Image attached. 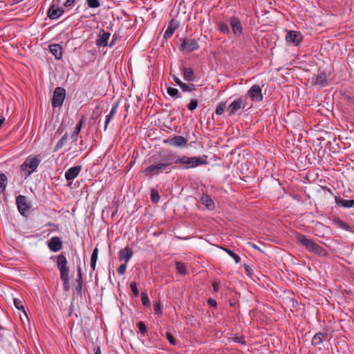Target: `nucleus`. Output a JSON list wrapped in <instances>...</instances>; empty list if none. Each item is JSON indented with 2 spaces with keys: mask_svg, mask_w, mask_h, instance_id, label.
Wrapping results in <instances>:
<instances>
[{
  "mask_svg": "<svg viewBox=\"0 0 354 354\" xmlns=\"http://www.w3.org/2000/svg\"><path fill=\"white\" fill-rule=\"evenodd\" d=\"M155 162L146 167L144 172L146 175H158L162 172L169 173V167L174 163V154L168 153L165 155L153 156Z\"/></svg>",
  "mask_w": 354,
  "mask_h": 354,
  "instance_id": "nucleus-1",
  "label": "nucleus"
},
{
  "mask_svg": "<svg viewBox=\"0 0 354 354\" xmlns=\"http://www.w3.org/2000/svg\"><path fill=\"white\" fill-rule=\"evenodd\" d=\"M174 163L178 164L179 168L182 169H189L201 165H207L209 162L206 155L192 157L182 156L178 158L174 156Z\"/></svg>",
  "mask_w": 354,
  "mask_h": 354,
  "instance_id": "nucleus-2",
  "label": "nucleus"
},
{
  "mask_svg": "<svg viewBox=\"0 0 354 354\" xmlns=\"http://www.w3.org/2000/svg\"><path fill=\"white\" fill-rule=\"evenodd\" d=\"M57 268L60 273V279L63 282V290L68 292L70 290L69 268L66 257L61 254L57 257Z\"/></svg>",
  "mask_w": 354,
  "mask_h": 354,
  "instance_id": "nucleus-3",
  "label": "nucleus"
},
{
  "mask_svg": "<svg viewBox=\"0 0 354 354\" xmlns=\"http://www.w3.org/2000/svg\"><path fill=\"white\" fill-rule=\"evenodd\" d=\"M297 239L309 252H313L318 255H323L324 254V249L322 246L311 239H308L305 235L298 234L297 235Z\"/></svg>",
  "mask_w": 354,
  "mask_h": 354,
  "instance_id": "nucleus-4",
  "label": "nucleus"
},
{
  "mask_svg": "<svg viewBox=\"0 0 354 354\" xmlns=\"http://www.w3.org/2000/svg\"><path fill=\"white\" fill-rule=\"evenodd\" d=\"M246 106L245 98L239 97L234 100L227 107V111L229 116L234 115L239 111L245 109Z\"/></svg>",
  "mask_w": 354,
  "mask_h": 354,
  "instance_id": "nucleus-5",
  "label": "nucleus"
},
{
  "mask_svg": "<svg viewBox=\"0 0 354 354\" xmlns=\"http://www.w3.org/2000/svg\"><path fill=\"white\" fill-rule=\"evenodd\" d=\"M232 31L235 37L239 38L243 33V28L241 20L236 16H232L229 19Z\"/></svg>",
  "mask_w": 354,
  "mask_h": 354,
  "instance_id": "nucleus-6",
  "label": "nucleus"
},
{
  "mask_svg": "<svg viewBox=\"0 0 354 354\" xmlns=\"http://www.w3.org/2000/svg\"><path fill=\"white\" fill-rule=\"evenodd\" d=\"M40 160L37 157H28L21 165V168L23 171H27V174L30 175L36 171L39 165Z\"/></svg>",
  "mask_w": 354,
  "mask_h": 354,
  "instance_id": "nucleus-7",
  "label": "nucleus"
},
{
  "mask_svg": "<svg viewBox=\"0 0 354 354\" xmlns=\"http://www.w3.org/2000/svg\"><path fill=\"white\" fill-rule=\"evenodd\" d=\"M66 97V90L62 87H57L54 90L52 100V106L54 108L59 107L62 105Z\"/></svg>",
  "mask_w": 354,
  "mask_h": 354,
  "instance_id": "nucleus-8",
  "label": "nucleus"
},
{
  "mask_svg": "<svg viewBox=\"0 0 354 354\" xmlns=\"http://www.w3.org/2000/svg\"><path fill=\"white\" fill-rule=\"evenodd\" d=\"M17 205L19 213L27 216L29 214L30 205L27 198L23 195H19L16 198Z\"/></svg>",
  "mask_w": 354,
  "mask_h": 354,
  "instance_id": "nucleus-9",
  "label": "nucleus"
},
{
  "mask_svg": "<svg viewBox=\"0 0 354 354\" xmlns=\"http://www.w3.org/2000/svg\"><path fill=\"white\" fill-rule=\"evenodd\" d=\"M247 95L252 101L257 102H260L263 99L261 88L257 84H254L251 86L248 90Z\"/></svg>",
  "mask_w": 354,
  "mask_h": 354,
  "instance_id": "nucleus-10",
  "label": "nucleus"
},
{
  "mask_svg": "<svg viewBox=\"0 0 354 354\" xmlns=\"http://www.w3.org/2000/svg\"><path fill=\"white\" fill-rule=\"evenodd\" d=\"M199 48V44L195 39H183L180 45V50L190 53Z\"/></svg>",
  "mask_w": 354,
  "mask_h": 354,
  "instance_id": "nucleus-11",
  "label": "nucleus"
},
{
  "mask_svg": "<svg viewBox=\"0 0 354 354\" xmlns=\"http://www.w3.org/2000/svg\"><path fill=\"white\" fill-rule=\"evenodd\" d=\"M111 37V33L106 32L104 29H101L99 31L97 39H96V46L97 47H106L109 46V43L108 41Z\"/></svg>",
  "mask_w": 354,
  "mask_h": 354,
  "instance_id": "nucleus-12",
  "label": "nucleus"
},
{
  "mask_svg": "<svg viewBox=\"0 0 354 354\" xmlns=\"http://www.w3.org/2000/svg\"><path fill=\"white\" fill-rule=\"evenodd\" d=\"M164 142L169 145L171 147H183L186 145L187 139L181 136H176L171 139L165 140Z\"/></svg>",
  "mask_w": 354,
  "mask_h": 354,
  "instance_id": "nucleus-13",
  "label": "nucleus"
},
{
  "mask_svg": "<svg viewBox=\"0 0 354 354\" xmlns=\"http://www.w3.org/2000/svg\"><path fill=\"white\" fill-rule=\"evenodd\" d=\"M313 85L319 86L321 88L325 87L328 84V75L324 71H319L317 75L312 82Z\"/></svg>",
  "mask_w": 354,
  "mask_h": 354,
  "instance_id": "nucleus-14",
  "label": "nucleus"
},
{
  "mask_svg": "<svg viewBox=\"0 0 354 354\" xmlns=\"http://www.w3.org/2000/svg\"><path fill=\"white\" fill-rule=\"evenodd\" d=\"M64 12V10L62 8L59 7V6H56L55 3H53L48 10V16L50 19H57L59 17H61Z\"/></svg>",
  "mask_w": 354,
  "mask_h": 354,
  "instance_id": "nucleus-15",
  "label": "nucleus"
},
{
  "mask_svg": "<svg viewBox=\"0 0 354 354\" xmlns=\"http://www.w3.org/2000/svg\"><path fill=\"white\" fill-rule=\"evenodd\" d=\"M302 39L301 34L299 32L295 30H290L288 32L286 40L288 43L298 45Z\"/></svg>",
  "mask_w": 354,
  "mask_h": 354,
  "instance_id": "nucleus-16",
  "label": "nucleus"
},
{
  "mask_svg": "<svg viewBox=\"0 0 354 354\" xmlns=\"http://www.w3.org/2000/svg\"><path fill=\"white\" fill-rule=\"evenodd\" d=\"M48 247L51 252H57L62 248V241L58 236H53L48 241Z\"/></svg>",
  "mask_w": 354,
  "mask_h": 354,
  "instance_id": "nucleus-17",
  "label": "nucleus"
},
{
  "mask_svg": "<svg viewBox=\"0 0 354 354\" xmlns=\"http://www.w3.org/2000/svg\"><path fill=\"white\" fill-rule=\"evenodd\" d=\"M82 169L81 165H76L71 167L65 172V178L68 180H73L75 179L80 173Z\"/></svg>",
  "mask_w": 354,
  "mask_h": 354,
  "instance_id": "nucleus-18",
  "label": "nucleus"
},
{
  "mask_svg": "<svg viewBox=\"0 0 354 354\" xmlns=\"http://www.w3.org/2000/svg\"><path fill=\"white\" fill-rule=\"evenodd\" d=\"M133 255V250L129 247H126L122 249L119 252V259L120 261H124L125 263H127Z\"/></svg>",
  "mask_w": 354,
  "mask_h": 354,
  "instance_id": "nucleus-19",
  "label": "nucleus"
},
{
  "mask_svg": "<svg viewBox=\"0 0 354 354\" xmlns=\"http://www.w3.org/2000/svg\"><path fill=\"white\" fill-rule=\"evenodd\" d=\"M178 26H179L178 21L176 19H172L170 21L168 28H167V30H165V32L164 33V37L166 39L171 37L172 36V35L174 34V32H175V30L178 28Z\"/></svg>",
  "mask_w": 354,
  "mask_h": 354,
  "instance_id": "nucleus-20",
  "label": "nucleus"
},
{
  "mask_svg": "<svg viewBox=\"0 0 354 354\" xmlns=\"http://www.w3.org/2000/svg\"><path fill=\"white\" fill-rule=\"evenodd\" d=\"M50 52L55 56V59H60L63 55V49L61 45L55 44L49 46Z\"/></svg>",
  "mask_w": 354,
  "mask_h": 354,
  "instance_id": "nucleus-21",
  "label": "nucleus"
},
{
  "mask_svg": "<svg viewBox=\"0 0 354 354\" xmlns=\"http://www.w3.org/2000/svg\"><path fill=\"white\" fill-rule=\"evenodd\" d=\"M83 122L84 120L82 119L80 120L71 132V138L72 139V142L75 144L77 143L78 136L82 130Z\"/></svg>",
  "mask_w": 354,
  "mask_h": 354,
  "instance_id": "nucleus-22",
  "label": "nucleus"
},
{
  "mask_svg": "<svg viewBox=\"0 0 354 354\" xmlns=\"http://www.w3.org/2000/svg\"><path fill=\"white\" fill-rule=\"evenodd\" d=\"M335 201L337 205L345 208H350L354 205V199L353 200H344L339 196L335 197Z\"/></svg>",
  "mask_w": 354,
  "mask_h": 354,
  "instance_id": "nucleus-23",
  "label": "nucleus"
},
{
  "mask_svg": "<svg viewBox=\"0 0 354 354\" xmlns=\"http://www.w3.org/2000/svg\"><path fill=\"white\" fill-rule=\"evenodd\" d=\"M327 337V334L323 333H317L313 337L311 343L314 346H317L323 343Z\"/></svg>",
  "mask_w": 354,
  "mask_h": 354,
  "instance_id": "nucleus-24",
  "label": "nucleus"
},
{
  "mask_svg": "<svg viewBox=\"0 0 354 354\" xmlns=\"http://www.w3.org/2000/svg\"><path fill=\"white\" fill-rule=\"evenodd\" d=\"M184 80L187 82H193L195 79L194 71L192 68L184 67L182 69Z\"/></svg>",
  "mask_w": 354,
  "mask_h": 354,
  "instance_id": "nucleus-25",
  "label": "nucleus"
},
{
  "mask_svg": "<svg viewBox=\"0 0 354 354\" xmlns=\"http://www.w3.org/2000/svg\"><path fill=\"white\" fill-rule=\"evenodd\" d=\"M201 203L204 205L207 209H212L214 207V203L212 198L208 195H203L201 198Z\"/></svg>",
  "mask_w": 354,
  "mask_h": 354,
  "instance_id": "nucleus-26",
  "label": "nucleus"
},
{
  "mask_svg": "<svg viewBox=\"0 0 354 354\" xmlns=\"http://www.w3.org/2000/svg\"><path fill=\"white\" fill-rule=\"evenodd\" d=\"M117 109H118V104H116L114 106H113V107L111 109V111L109 112V115L106 116V121H105V127H104L105 130L107 129L109 123L115 117V115L117 112Z\"/></svg>",
  "mask_w": 354,
  "mask_h": 354,
  "instance_id": "nucleus-27",
  "label": "nucleus"
},
{
  "mask_svg": "<svg viewBox=\"0 0 354 354\" xmlns=\"http://www.w3.org/2000/svg\"><path fill=\"white\" fill-rule=\"evenodd\" d=\"M68 136L67 132H66L64 136L61 138V139L56 144L54 151H57L61 149L64 145H66L68 142Z\"/></svg>",
  "mask_w": 354,
  "mask_h": 354,
  "instance_id": "nucleus-28",
  "label": "nucleus"
},
{
  "mask_svg": "<svg viewBox=\"0 0 354 354\" xmlns=\"http://www.w3.org/2000/svg\"><path fill=\"white\" fill-rule=\"evenodd\" d=\"M217 25L218 30H219L220 32L225 35L230 34V29L226 23L220 21L217 24Z\"/></svg>",
  "mask_w": 354,
  "mask_h": 354,
  "instance_id": "nucleus-29",
  "label": "nucleus"
},
{
  "mask_svg": "<svg viewBox=\"0 0 354 354\" xmlns=\"http://www.w3.org/2000/svg\"><path fill=\"white\" fill-rule=\"evenodd\" d=\"M7 184H8L7 176L4 173L0 171V191H1V192H3L5 191Z\"/></svg>",
  "mask_w": 354,
  "mask_h": 354,
  "instance_id": "nucleus-30",
  "label": "nucleus"
},
{
  "mask_svg": "<svg viewBox=\"0 0 354 354\" xmlns=\"http://www.w3.org/2000/svg\"><path fill=\"white\" fill-rule=\"evenodd\" d=\"M97 255H98V249L97 248H95L93 250L92 254H91V267L93 270H95V269L96 263H97Z\"/></svg>",
  "mask_w": 354,
  "mask_h": 354,
  "instance_id": "nucleus-31",
  "label": "nucleus"
},
{
  "mask_svg": "<svg viewBox=\"0 0 354 354\" xmlns=\"http://www.w3.org/2000/svg\"><path fill=\"white\" fill-rule=\"evenodd\" d=\"M13 302H14L15 306L17 309L21 310L24 312V313L25 314V315L27 317V314H26V310L24 309V300L22 299L14 298Z\"/></svg>",
  "mask_w": 354,
  "mask_h": 354,
  "instance_id": "nucleus-32",
  "label": "nucleus"
},
{
  "mask_svg": "<svg viewBox=\"0 0 354 354\" xmlns=\"http://www.w3.org/2000/svg\"><path fill=\"white\" fill-rule=\"evenodd\" d=\"M176 267L178 272L182 275H186L187 272L186 269L185 265L180 262V261H176Z\"/></svg>",
  "mask_w": 354,
  "mask_h": 354,
  "instance_id": "nucleus-33",
  "label": "nucleus"
},
{
  "mask_svg": "<svg viewBox=\"0 0 354 354\" xmlns=\"http://www.w3.org/2000/svg\"><path fill=\"white\" fill-rule=\"evenodd\" d=\"M179 87L183 92H191L195 89V86L193 84H187L184 82L179 84Z\"/></svg>",
  "mask_w": 354,
  "mask_h": 354,
  "instance_id": "nucleus-34",
  "label": "nucleus"
},
{
  "mask_svg": "<svg viewBox=\"0 0 354 354\" xmlns=\"http://www.w3.org/2000/svg\"><path fill=\"white\" fill-rule=\"evenodd\" d=\"M335 222L340 228L348 232L351 231V227H350V225H348L344 221H343L342 220L337 218L335 221Z\"/></svg>",
  "mask_w": 354,
  "mask_h": 354,
  "instance_id": "nucleus-35",
  "label": "nucleus"
},
{
  "mask_svg": "<svg viewBox=\"0 0 354 354\" xmlns=\"http://www.w3.org/2000/svg\"><path fill=\"white\" fill-rule=\"evenodd\" d=\"M227 107L225 102H219L216 108L215 113L216 114L221 115L224 113L225 109L227 110Z\"/></svg>",
  "mask_w": 354,
  "mask_h": 354,
  "instance_id": "nucleus-36",
  "label": "nucleus"
},
{
  "mask_svg": "<svg viewBox=\"0 0 354 354\" xmlns=\"http://www.w3.org/2000/svg\"><path fill=\"white\" fill-rule=\"evenodd\" d=\"M224 250L234 260L236 263H239L241 261L240 257L235 254L233 251L227 248L224 249Z\"/></svg>",
  "mask_w": 354,
  "mask_h": 354,
  "instance_id": "nucleus-37",
  "label": "nucleus"
},
{
  "mask_svg": "<svg viewBox=\"0 0 354 354\" xmlns=\"http://www.w3.org/2000/svg\"><path fill=\"white\" fill-rule=\"evenodd\" d=\"M76 0H57L58 4H62L66 8L72 7Z\"/></svg>",
  "mask_w": 354,
  "mask_h": 354,
  "instance_id": "nucleus-38",
  "label": "nucleus"
},
{
  "mask_svg": "<svg viewBox=\"0 0 354 354\" xmlns=\"http://www.w3.org/2000/svg\"><path fill=\"white\" fill-rule=\"evenodd\" d=\"M86 2L91 8H97L100 6L99 0H86Z\"/></svg>",
  "mask_w": 354,
  "mask_h": 354,
  "instance_id": "nucleus-39",
  "label": "nucleus"
},
{
  "mask_svg": "<svg viewBox=\"0 0 354 354\" xmlns=\"http://www.w3.org/2000/svg\"><path fill=\"white\" fill-rule=\"evenodd\" d=\"M162 305H161V303L160 301H156L154 304H153V310H154V313L156 314V315H162Z\"/></svg>",
  "mask_w": 354,
  "mask_h": 354,
  "instance_id": "nucleus-40",
  "label": "nucleus"
},
{
  "mask_svg": "<svg viewBox=\"0 0 354 354\" xmlns=\"http://www.w3.org/2000/svg\"><path fill=\"white\" fill-rule=\"evenodd\" d=\"M198 100L196 99L191 100L190 102L187 105V109L190 111H194L198 106Z\"/></svg>",
  "mask_w": 354,
  "mask_h": 354,
  "instance_id": "nucleus-41",
  "label": "nucleus"
},
{
  "mask_svg": "<svg viewBox=\"0 0 354 354\" xmlns=\"http://www.w3.org/2000/svg\"><path fill=\"white\" fill-rule=\"evenodd\" d=\"M137 326L140 330V332L145 335L147 331V326L142 321H139L137 323Z\"/></svg>",
  "mask_w": 354,
  "mask_h": 354,
  "instance_id": "nucleus-42",
  "label": "nucleus"
},
{
  "mask_svg": "<svg viewBox=\"0 0 354 354\" xmlns=\"http://www.w3.org/2000/svg\"><path fill=\"white\" fill-rule=\"evenodd\" d=\"M167 91L168 95H169L171 97H179L178 96L179 92L177 88L169 87V88H167Z\"/></svg>",
  "mask_w": 354,
  "mask_h": 354,
  "instance_id": "nucleus-43",
  "label": "nucleus"
},
{
  "mask_svg": "<svg viewBox=\"0 0 354 354\" xmlns=\"http://www.w3.org/2000/svg\"><path fill=\"white\" fill-rule=\"evenodd\" d=\"M159 199H160V196H159L158 192L157 191H156L155 189H152L151 193V201L154 203H156L158 202Z\"/></svg>",
  "mask_w": 354,
  "mask_h": 354,
  "instance_id": "nucleus-44",
  "label": "nucleus"
},
{
  "mask_svg": "<svg viewBox=\"0 0 354 354\" xmlns=\"http://www.w3.org/2000/svg\"><path fill=\"white\" fill-rule=\"evenodd\" d=\"M142 303L145 306H149L151 303L150 300L146 293L142 292Z\"/></svg>",
  "mask_w": 354,
  "mask_h": 354,
  "instance_id": "nucleus-45",
  "label": "nucleus"
},
{
  "mask_svg": "<svg viewBox=\"0 0 354 354\" xmlns=\"http://www.w3.org/2000/svg\"><path fill=\"white\" fill-rule=\"evenodd\" d=\"M130 288L131 291L133 292L135 297H138L139 295V290L137 288V284L136 282H131L130 284Z\"/></svg>",
  "mask_w": 354,
  "mask_h": 354,
  "instance_id": "nucleus-46",
  "label": "nucleus"
},
{
  "mask_svg": "<svg viewBox=\"0 0 354 354\" xmlns=\"http://www.w3.org/2000/svg\"><path fill=\"white\" fill-rule=\"evenodd\" d=\"M118 37H119V33H118L116 32L112 35V38H111V41H110V43L109 44V46L110 48H112V47L114 46V45L115 44V43H116V41H117V40L118 39Z\"/></svg>",
  "mask_w": 354,
  "mask_h": 354,
  "instance_id": "nucleus-47",
  "label": "nucleus"
},
{
  "mask_svg": "<svg viewBox=\"0 0 354 354\" xmlns=\"http://www.w3.org/2000/svg\"><path fill=\"white\" fill-rule=\"evenodd\" d=\"M127 263H124V264H122L121 266H120L118 267V268L117 269V272L118 273L120 274V275H123L126 270H127Z\"/></svg>",
  "mask_w": 354,
  "mask_h": 354,
  "instance_id": "nucleus-48",
  "label": "nucleus"
},
{
  "mask_svg": "<svg viewBox=\"0 0 354 354\" xmlns=\"http://www.w3.org/2000/svg\"><path fill=\"white\" fill-rule=\"evenodd\" d=\"M166 337L171 344L175 345L176 344V339L170 333L167 332L166 333Z\"/></svg>",
  "mask_w": 354,
  "mask_h": 354,
  "instance_id": "nucleus-49",
  "label": "nucleus"
},
{
  "mask_svg": "<svg viewBox=\"0 0 354 354\" xmlns=\"http://www.w3.org/2000/svg\"><path fill=\"white\" fill-rule=\"evenodd\" d=\"M232 340L234 342L240 343L241 344H245V341H244L243 338L241 337H234L232 338Z\"/></svg>",
  "mask_w": 354,
  "mask_h": 354,
  "instance_id": "nucleus-50",
  "label": "nucleus"
},
{
  "mask_svg": "<svg viewBox=\"0 0 354 354\" xmlns=\"http://www.w3.org/2000/svg\"><path fill=\"white\" fill-rule=\"evenodd\" d=\"M220 282L218 281H214L212 282L213 289L215 292H218L219 290Z\"/></svg>",
  "mask_w": 354,
  "mask_h": 354,
  "instance_id": "nucleus-51",
  "label": "nucleus"
},
{
  "mask_svg": "<svg viewBox=\"0 0 354 354\" xmlns=\"http://www.w3.org/2000/svg\"><path fill=\"white\" fill-rule=\"evenodd\" d=\"M208 304L209 306L216 308L217 306L216 301L213 299H208Z\"/></svg>",
  "mask_w": 354,
  "mask_h": 354,
  "instance_id": "nucleus-52",
  "label": "nucleus"
},
{
  "mask_svg": "<svg viewBox=\"0 0 354 354\" xmlns=\"http://www.w3.org/2000/svg\"><path fill=\"white\" fill-rule=\"evenodd\" d=\"M77 283H82V273H81V270L80 268L78 270V274H77Z\"/></svg>",
  "mask_w": 354,
  "mask_h": 354,
  "instance_id": "nucleus-53",
  "label": "nucleus"
},
{
  "mask_svg": "<svg viewBox=\"0 0 354 354\" xmlns=\"http://www.w3.org/2000/svg\"><path fill=\"white\" fill-rule=\"evenodd\" d=\"M82 283H77V286L76 287V290L80 295L82 294Z\"/></svg>",
  "mask_w": 354,
  "mask_h": 354,
  "instance_id": "nucleus-54",
  "label": "nucleus"
},
{
  "mask_svg": "<svg viewBox=\"0 0 354 354\" xmlns=\"http://www.w3.org/2000/svg\"><path fill=\"white\" fill-rule=\"evenodd\" d=\"M174 81L179 86V84H181L183 82L176 76L173 77Z\"/></svg>",
  "mask_w": 354,
  "mask_h": 354,
  "instance_id": "nucleus-55",
  "label": "nucleus"
},
{
  "mask_svg": "<svg viewBox=\"0 0 354 354\" xmlns=\"http://www.w3.org/2000/svg\"><path fill=\"white\" fill-rule=\"evenodd\" d=\"M94 354H101V350L100 347L99 346H97L94 348Z\"/></svg>",
  "mask_w": 354,
  "mask_h": 354,
  "instance_id": "nucleus-56",
  "label": "nucleus"
},
{
  "mask_svg": "<svg viewBox=\"0 0 354 354\" xmlns=\"http://www.w3.org/2000/svg\"><path fill=\"white\" fill-rule=\"evenodd\" d=\"M47 225H48V226H53V227H55L57 230V229H58V227H59V225H58L55 224V223H48V224H47Z\"/></svg>",
  "mask_w": 354,
  "mask_h": 354,
  "instance_id": "nucleus-57",
  "label": "nucleus"
},
{
  "mask_svg": "<svg viewBox=\"0 0 354 354\" xmlns=\"http://www.w3.org/2000/svg\"><path fill=\"white\" fill-rule=\"evenodd\" d=\"M4 120H5L4 118L0 119V128L1 127L2 124H3Z\"/></svg>",
  "mask_w": 354,
  "mask_h": 354,
  "instance_id": "nucleus-58",
  "label": "nucleus"
},
{
  "mask_svg": "<svg viewBox=\"0 0 354 354\" xmlns=\"http://www.w3.org/2000/svg\"><path fill=\"white\" fill-rule=\"evenodd\" d=\"M59 131H60V129H57V132H56V134H57L58 132H59Z\"/></svg>",
  "mask_w": 354,
  "mask_h": 354,
  "instance_id": "nucleus-59",
  "label": "nucleus"
},
{
  "mask_svg": "<svg viewBox=\"0 0 354 354\" xmlns=\"http://www.w3.org/2000/svg\"><path fill=\"white\" fill-rule=\"evenodd\" d=\"M253 247H254V248H258V247H257V246H256L255 245H253Z\"/></svg>",
  "mask_w": 354,
  "mask_h": 354,
  "instance_id": "nucleus-60",
  "label": "nucleus"
}]
</instances>
